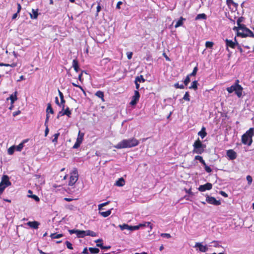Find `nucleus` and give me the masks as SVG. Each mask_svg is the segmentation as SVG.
<instances>
[{
  "instance_id": "nucleus-15",
  "label": "nucleus",
  "mask_w": 254,
  "mask_h": 254,
  "mask_svg": "<svg viewBox=\"0 0 254 254\" xmlns=\"http://www.w3.org/2000/svg\"><path fill=\"white\" fill-rule=\"evenodd\" d=\"M227 155L230 160H234L237 158V153L232 149L227 151Z\"/></svg>"
},
{
  "instance_id": "nucleus-55",
  "label": "nucleus",
  "mask_w": 254,
  "mask_h": 254,
  "mask_svg": "<svg viewBox=\"0 0 254 254\" xmlns=\"http://www.w3.org/2000/svg\"><path fill=\"white\" fill-rule=\"evenodd\" d=\"M204 169L205 171L207 173H211L212 172L211 169L210 168V167L208 166H206L205 167H204Z\"/></svg>"
},
{
  "instance_id": "nucleus-8",
  "label": "nucleus",
  "mask_w": 254,
  "mask_h": 254,
  "mask_svg": "<svg viewBox=\"0 0 254 254\" xmlns=\"http://www.w3.org/2000/svg\"><path fill=\"white\" fill-rule=\"evenodd\" d=\"M84 133L83 132H81L80 130L78 132V136L76 140V142L74 145L73 146V148L76 149L78 148L80 144L82 143L83 137H84Z\"/></svg>"
},
{
  "instance_id": "nucleus-30",
  "label": "nucleus",
  "mask_w": 254,
  "mask_h": 254,
  "mask_svg": "<svg viewBox=\"0 0 254 254\" xmlns=\"http://www.w3.org/2000/svg\"><path fill=\"white\" fill-rule=\"evenodd\" d=\"M119 226L121 230H124L125 229L130 230V226H129L127 224H124L123 225H120Z\"/></svg>"
},
{
  "instance_id": "nucleus-63",
  "label": "nucleus",
  "mask_w": 254,
  "mask_h": 254,
  "mask_svg": "<svg viewBox=\"0 0 254 254\" xmlns=\"http://www.w3.org/2000/svg\"><path fill=\"white\" fill-rule=\"evenodd\" d=\"M122 3H123V2L122 1H119L117 3V6H116V8L117 9H120L121 8L120 5H122Z\"/></svg>"
},
{
  "instance_id": "nucleus-25",
  "label": "nucleus",
  "mask_w": 254,
  "mask_h": 254,
  "mask_svg": "<svg viewBox=\"0 0 254 254\" xmlns=\"http://www.w3.org/2000/svg\"><path fill=\"white\" fill-rule=\"evenodd\" d=\"M9 98L11 100V103L13 104L17 99V92H15L14 94L11 95Z\"/></svg>"
},
{
  "instance_id": "nucleus-49",
  "label": "nucleus",
  "mask_w": 254,
  "mask_h": 254,
  "mask_svg": "<svg viewBox=\"0 0 254 254\" xmlns=\"http://www.w3.org/2000/svg\"><path fill=\"white\" fill-rule=\"evenodd\" d=\"M247 180L248 181V184L251 185L252 184L253 179L252 177L251 176H247Z\"/></svg>"
},
{
  "instance_id": "nucleus-14",
  "label": "nucleus",
  "mask_w": 254,
  "mask_h": 254,
  "mask_svg": "<svg viewBox=\"0 0 254 254\" xmlns=\"http://www.w3.org/2000/svg\"><path fill=\"white\" fill-rule=\"evenodd\" d=\"M71 114V111L69 110V109L68 107H67L65 110H63L62 111L60 112L58 115L57 118H59L60 117L66 115L68 117H70V115Z\"/></svg>"
},
{
  "instance_id": "nucleus-2",
  "label": "nucleus",
  "mask_w": 254,
  "mask_h": 254,
  "mask_svg": "<svg viewBox=\"0 0 254 254\" xmlns=\"http://www.w3.org/2000/svg\"><path fill=\"white\" fill-rule=\"evenodd\" d=\"M254 135V128H250L247 132L242 135V141L245 144L251 145L253 140L252 137Z\"/></svg>"
},
{
  "instance_id": "nucleus-58",
  "label": "nucleus",
  "mask_w": 254,
  "mask_h": 254,
  "mask_svg": "<svg viewBox=\"0 0 254 254\" xmlns=\"http://www.w3.org/2000/svg\"><path fill=\"white\" fill-rule=\"evenodd\" d=\"M233 30L235 31H236L237 32V33L239 32L240 31V29H239V26H238L237 27H234L233 28Z\"/></svg>"
},
{
  "instance_id": "nucleus-51",
  "label": "nucleus",
  "mask_w": 254,
  "mask_h": 254,
  "mask_svg": "<svg viewBox=\"0 0 254 254\" xmlns=\"http://www.w3.org/2000/svg\"><path fill=\"white\" fill-rule=\"evenodd\" d=\"M64 103H65V100H64V98H61L60 106H62L63 110L64 109V106H65Z\"/></svg>"
},
{
  "instance_id": "nucleus-56",
  "label": "nucleus",
  "mask_w": 254,
  "mask_h": 254,
  "mask_svg": "<svg viewBox=\"0 0 254 254\" xmlns=\"http://www.w3.org/2000/svg\"><path fill=\"white\" fill-rule=\"evenodd\" d=\"M78 230H74V229L69 230L68 232L70 234H76L77 235Z\"/></svg>"
},
{
  "instance_id": "nucleus-36",
  "label": "nucleus",
  "mask_w": 254,
  "mask_h": 254,
  "mask_svg": "<svg viewBox=\"0 0 254 254\" xmlns=\"http://www.w3.org/2000/svg\"><path fill=\"white\" fill-rule=\"evenodd\" d=\"M15 149V146H11L8 148L7 152L8 154L12 155L13 154L14 150Z\"/></svg>"
},
{
  "instance_id": "nucleus-35",
  "label": "nucleus",
  "mask_w": 254,
  "mask_h": 254,
  "mask_svg": "<svg viewBox=\"0 0 254 254\" xmlns=\"http://www.w3.org/2000/svg\"><path fill=\"white\" fill-rule=\"evenodd\" d=\"M60 135V133H55L54 135V138L52 139V142L56 144L58 142V138Z\"/></svg>"
},
{
  "instance_id": "nucleus-3",
  "label": "nucleus",
  "mask_w": 254,
  "mask_h": 254,
  "mask_svg": "<svg viewBox=\"0 0 254 254\" xmlns=\"http://www.w3.org/2000/svg\"><path fill=\"white\" fill-rule=\"evenodd\" d=\"M205 147V145L203 144L198 138L193 144V149L192 152L193 153L201 154L204 152Z\"/></svg>"
},
{
  "instance_id": "nucleus-4",
  "label": "nucleus",
  "mask_w": 254,
  "mask_h": 254,
  "mask_svg": "<svg viewBox=\"0 0 254 254\" xmlns=\"http://www.w3.org/2000/svg\"><path fill=\"white\" fill-rule=\"evenodd\" d=\"M226 89L229 93H232L235 91V94L239 98L241 97L242 96L243 88L241 86L234 85L233 84L231 86L227 87Z\"/></svg>"
},
{
  "instance_id": "nucleus-20",
  "label": "nucleus",
  "mask_w": 254,
  "mask_h": 254,
  "mask_svg": "<svg viewBox=\"0 0 254 254\" xmlns=\"http://www.w3.org/2000/svg\"><path fill=\"white\" fill-rule=\"evenodd\" d=\"M198 135L200 136L201 137V138H203L204 137H205L207 135V133L205 131V127H203L201 128V130L198 132Z\"/></svg>"
},
{
  "instance_id": "nucleus-62",
  "label": "nucleus",
  "mask_w": 254,
  "mask_h": 254,
  "mask_svg": "<svg viewBox=\"0 0 254 254\" xmlns=\"http://www.w3.org/2000/svg\"><path fill=\"white\" fill-rule=\"evenodd\" d=\"M20 113H21V112L19 110L17 111L16 112H14L13 113V116L15 117V116L18 115L19 114H20Z\"/></svg>"
},
{
  "instance_id": "nucleus-50",
  "label": "nucleus",
  "mask_w": 254,
  "mask_h": 254,
  "mask_svg": "<svg viewBox=\"0 0 254 254\" xmlns=\"http://www.w3.org/2000/svg\"><path fill=\"white\" fill-rule=\"evenodd\" d=\"M6 187H5L4 185H2L0 184V195L3 192Z\"/></svg>"
},
{
  "instance_id": "nucleus-46",
  "label": "nucleus",
  "mask_w": 254,
  "mask_h": 254,
  "mask_svg": "<svg viewBox=\"0 0 254 254\" xmlns=\"http://www.w3.org/2000/svg\"><path fill=\"white\" fill-rule=\"evenodd\" d=\"M213 46V43L212 42L207 41L205 43V46L207 48H212Z\"/></svg>"
},
{
  "instance_id": "nucleus-5",
  "label": "nucleus",
  "mask_w": 254,
  "mask_h": 254,
  "mask_svg": "<svg viewBox=\"0 0 254 254\" xmlns=\"http://www.w3.org/2000/svg\"><path fill=\"white\" fill-rule=\"evenodd\" d=\"M78 179V174L76 168H74L70 173L68 185L73 186Z\"/></svg>"
},
{
  "instance_id": "nucleus-47",
  "label": "nucleus",
  "mask_w": 254,
  "mask_h": 254,
  "mask_svg": "<svg viewBox=\"0 0 254 254\" xmlns=\"http://www.w3.org/2000/svg\"><path fill=\"white\" fill-rule=\"evenodd\" d=\"M174 86L176 88L184 89L185 88L183 84H179V83L175 84Z\"/></svg>"
},
{
  "instance_id": "nucleus-11",
  "label": "nucleus",
  "mask_w": 254,
  "mask_h": 254,
  "mask_svg": "<svg viewBox=\"0 0 254 254\" xmlns=\"http://www.w3.org/2000/svg\"><path fill=\"white\" fill-rule=\"evenodd\" d=\"M1 185H4L5 187H8L11 185V183L9 181V178L8 176L4 175H3L1 178V181L0 183Z\"/></svg>"
},
{
  "instance_id": "nucleus-6",
  "label": "nucleus",
  "mask_w": 254,
  "mask_h": 254,
  "mask_svg": "<svg viewBox=\"0 0 254 254\" xmlns=\"http://www.w3.org/2000/svg\"><path fill=\"white\" fill-rule=\"evenodd\" d=\"M85 236H90L91 237H96L97 234L95 232L90 231H83V230H78L77 236L78 238H83Z\"/></svg>"
},
{
  "instance_id": "nucleus-21",
  "label": "nucleus",
  "mask_w": 254,
  "mask_h": 254,
  "mask_svg": "<svg viewBox=\"0 0 254 254\" xmlns=\"http://www.w3.org/2000/svg\"><path fill=\"white\" fill-rule=\"evenodd\" d=\"M226 3L228 6H233L235 8H237L238 4L235 3L233 0H226Z\"/></svg>"
},
{
  "instance_id": "nucleus-48",
  "label": "nucleus",
  "mask_w": 254,
  "mask_h": 254,
  "mask_svg": "<svg viewBox=\"0 0 254 254\" xmlns=\"http://www.w3.org/2000/svg\"><path fill=\"white\" fill-rule=\"evenodd\" d=\"M65 245L67 247V248L69 249H70V250H72L73 249V247L72 246V244L68 241H66L65 242Z\"/></svg>"
},
{
  "instance_id": "nucleus-53",
  "label": "nucleus",
  "mask_w": 254,
  "mask_h": 254,
  "mask_svg": "<svg viewBox=\"0 0 254 254\" xmlns=\"http://www.w3.org/2000/svg\"><path fill=\"white\" fill-rule=\"evenodd\" d=\"M244 20V18L243 17H239L237 21V25H239V24H241V23L242 22H243Z\"/></svg>"
},
{
  "instance_id": "nucleus-59",
  "label": "nucleus",
  "mask_w": 254,
  "mask_h": 254,
  "mask_svg": "<svg viewBox=\"0 0 254 254\" xmlns=\"http://www.w3.org/2000/svg\"><path fill=\"white\" fill-rule=\"evenodd\" d=\"M186 192L190 195H193V192L191 191V189H190L189 190H185Z\"/></svg>"
},
{
  "instance_id": "nucleus-22",
  "label": "nucleus",
  "mask_w": 254,
  "mask_h": 254,
  "mask_svg": "<svg viewBox=\"0 0 254 254\" xmlns=\"http://www.w3.org/2000/svg\"><path fill=\"white\" fill-rule=\"evenodd\" d=\"M72 66L74 68V69L76 72H78L79 71V66H78V63L77 60H73L72 62Z\"/></svg>"
},
{
  "instance_id": "nucleus-37",
  "label": "nucleus",
  "mask_w": 254,
  "mask_h": 254,
  "mask_svg": "<svg viewBox=\"0 0 254 254\" xmlns=\"http://www.w3.org/2000/svg\"><path fill=\"white\" fill-rule=\"evenodd\" d=\"M141 227V225H139V224L138 225H136V226H130V231L137 230H138Z\"/></svg>"
},
{
  "instance_id": "nucleus-27",
  "label": "nucleus",
  "mask_w": 254,
  "mask_h": 254,
  "mask_svg": "<svg viewBox=\"0 0 254 254\" xmlns=\"http://www.w3.org/2000/svg\"><path fill=\"white\" fill-rule=\"evenodd\" d=\"M95 95L98 97L101 98L102 99V101H104V93H103V92L101 91H98L96 93Z\"/></svg>"
},
{
  "instance_id": "nucleus-34",
  "label": "nucleus",
  "mask_w": 254,
  "mask_h": 254,
  "mask_svg": "<svg viewBox=\"0 0 254 254\" xmlns=\"http://www.w3.org/2000/svg\"><path fill=\"white\" fill-rule=\"evenodd\" d=\"M197 81H194L192 82L191 86L190 87V89H196L197 88Z\"/></svg>"
},
{
  "instance_id": "nucleus-38",
  "label": "nucleus",
  "mask_w": 254,
  "mask_h": 254,
  "mask_svg": "<svg viewBox=\"0 0 254 254\" xmlns=\"http://www.w3.org/2000/svg\"><path fill=\"white\" fill-rule=\"evenodd\" d=\"M109 203V201H107L106 202L103 203L99 204L98 205V209L99 210H101V209H103L102 207L103 206H105L108 205Z\"/></svg>"
},
{
  "instance_id": "nucleus-1",
  "label": "nucleus",
  "mask_w": 254,
  "mask_h": 254,
  "mask_svg": "<svg viewBox=\"0 0 254 254\" xmlns=\"http://www.w3.org/2000/svg\"><path fill=\"white\" fill-rule=\"evenodd\" d=\"M139 143V141L135 138L123 139L117 145H115L114 147L117 149L131 148L138 145Z\"/></svg>"
},
{
  "instance_id": "nucleus-17",
  "label": "nucleus",
  "mask_w": 254,
  "mask_h": 254,
  "mask_svg": "<svg viewBox=\"0 0 254 254\" xmlns=\"http://www.w3.org/2000/svg\"><path fill=\"white\" fill-rule=\"evenodd\" d=\"M27 225L32 228L37 229L40 225V223L36 221H29L27 223Z\"/></svg>"
},
{
  "instance_id": "nucleus-19",
  "label": "nucleus",
  "mask_w": 254,
  "mask_h": 254,
  "mask_svg": "<svg viewBox=\"0 0 254 254\" xmlns=\"http://www.w3.org/2000/svg\"><path fill=\"white\" fill-rule=\"evenodd\" d=\"M186 20V19L183 18V17H181L177 21L175 27L178 28L180 26H181L183 24V22Z\"/></svg>"
},
{
  "instance_id": "nucleus-24",
  "label": "nucleus",
  "mask_w": 254,
  "mask_h": 254,
  "mask_svg": "<svg viewBox=\"0 0 254 254\" xmlns=\"http://www.w3.org/2000/svg\"><path fill=\"white\" fill-rule=\"evenodd\" d=\"M207 16L204 13L198 14L197 15L196 17L195 18V20H199V19H206Z\"/></svg>"
},
{
  "instance_id": "nucleus-54",
  "label": "nucleus",
  "mask_w": 254,
  "mask_h": 254,
  "mask_svg": "<svg viewBox=\"0 0 254 254\" xmlns=\"http://www.w3.org/2000/svg\"><path fill=\"white\" fill-rule=\"evenodd\" d=\"M72 84L73 86L77 87L79 88L84 92V93H85V91L84 90V89L81 86L78 85L74 83H72Z\"/></svg>"
},
{
  "instance_id": "nucleus-52",
  "label": "nucleus",
  "mask_w": 254,
  "mask_h": 254,
  "mask_svg": "<svg viewBox=\"0 0 254 254\" xmlns=\"http://www.w3.org/2000/svg\"><path fill=\"white\" fill-rule=\"evenodd\" d=\"M211 243L213 244L212 246L214 247H219L220 246L218 241H214L212 242Z\"/></svg>"
},
{
  "instance_id": "nucleus-10",
  "label": "nucleus",
  "mask_w": 254,
  "mask_h": 254,
  "mask_svg": "<svg viewBox=\"0 0 254 254\" xmlns=\"http://www.w3.org/2000/svg\"><path fill=\"white\" fill-rule=\"evenodd\" d=\"M140 97V94L138 91H134V94L132 97V99L130 102V104L133 106L136 104Z\"/></svg>"
},
{
  "instance_id": "nucleus-45",
  "label": "nucleus",
  "mask_w": 254,
  "mask_h": 254,
  "mask_svg": "<svg viewBox=\"0 0 254 254\" xmlns=\"http://www.w3.org/2000/svg\"><path fill=\"white\" fill-rule=\"evenodd\" d=\"M0 66H11V67H14L16 66V64H10L0 63Z\"/></svg>"
},
{
  "instance_id": "nucleus-16",
  "label": "nucleus",
  "mask_w": 254,
  "mask_h": 254,
  "mask_svg": "<svg viewBox=\"0 0 254 254\" xmlns=\"http://www.w3.org/2000/svg\"><path fill=\"white\" fill-rule=\"evenodd\" d=\"M195 248H198L201 252H206L208 251V248L206 246H203L200 243H196Z\"/></svg>"
},
{
  "instance_id": "nucleus-43",
  "label": "nucleus",
  "mask_w": 254,
  "mask_h": 254,
  "mask_svg": "<svg viewBox=\"0 0 254 254\" xmlns=\"http://www.w3.org/2000/svg\"><path fill=\"white\" fill-rule=\"evenodd\" d=\"M15 147L17 151H20L23 147V144L21 143Z\"/></svg>"
},
{
  "instance_id": "nucleus-44",
  "label": "nucleus",
  "mask_w": 254,
  "mask_h": 254,
  "mask_svg": "<svg viewBox=\"0 0 254 254\" xmlns=\"http://www.w3.org/2000/svg\"><path fill=\"white\" fill-rule=\"evenodd\" d=\"M160 236L163 238H167V239H169L171 237V236L170 235V234H168V233H162V234H161Z\"/></svg>"
},
{
  "instance_id": "nucleus-12",
  "label": "nucleus",
  "mask_w": 254,
  "mask_h": 254,
  "mask_svg": "<svg viewBox=\"0 0 254 254\" xmlns=\"http://www.w3.org/2000/svg\"><path fill=\"white\" fill-rule=\"evenodd\" d=\"M212 185L211 183H207L203 185H200L198 190L200 191H205L206 190H210L212 189Z\"/></svg>"
},
{
  "instance_id": "nucleus-28",
  "label": "nucleus",
  "mask_w": 254,
  "mask_h": 254,
  "mask_svg": "<svg viewBox=\"0 0 254 254\" xmlns=\"http://www.w3.org/2000/svg\"><path fill=\"white\" fill-rule=\"evenodd\" d=\"M63 236V235L62 234H56V233H53L51 234L50 237L52 239H59Z\"/></svg>"
},
{
  "instance_id": "nucleus-60",
  "label": "nucleus",
  "mask_w": 254,
  "mask_h": 254,
  "mask_svg": "<svg viewBox=\"0 0 254 254\" xmlns=\"http://www.w3.org/2000/svg\"><path fill=\"white\" fill-rule=\"evenodd\" d=\"M33 198H34L36 201H39V198L36 195H33L31 196Z\"/></svg>"
},
{
  "instance_id": "nucleus-7",
  "label": "nucleus",
  "mask_w": 254,
  "mask_h": 254,
  "mask_svg": "<svg viewBox=\"0 0 254 254\" xmlns=\"http://www.w3.org/2000/svg\"><path fill=\"white\" fill-rule=\"evenodd\" d=\"M237 36L241 37L242 38L250 37L254 38V33L250 29L245 30H241L239 32L237 33Z\"/></svg>"
},
{
  "instance_id": "nucleus-40",
  "label": "nucleus",
  "mask_w": 254,
  "mask_h": 254,
  "mask_svg": "<svg viewBox=\"0 0 254 254\" xmlns=\"http://www.w3.org/2000/svg\"><path fill=\"white\" fill-rule=\"evenodd\" d=\"M183 99L188 101H189L190 100V95L188 92H186L185 94L183 97Z\"/></svg>"
},
{
  "instance_id": "nucleus-23",
  "label": "nucleus",
  "mask_w": 254,
  "mask_h": 254,
  "mask_svg": "<svg viewBox=\"0 0 254 254\" xmlns=\"http://www.w3.org/2000/svg\"><path fill=\"white\" fill-rule=\"evenodd\" d=\"M116 185L119 187H122L125 185V180L123 178H120L116 182Z\"/></svg>"
},
{
  "instance_id": "nucleus-9",
  "label": "nucleus",
  "mask_w": 254,
  "mask_h": 254,
  "mask_svg": "<svg viewBox=\"0 0 254 254\" xmlns=\"http://www.w3.org/2000/svg\"><path fill=\"white\" fill-rule=\"evenodd\" d=\"M225 41L226 43V50L228 51H229V47L234 49L236 45H238V42L236 39V37H235L234 41L228 39H226Z\"/></svg>"
},
{
  "instance_id": "nucleus-57",
  "label": "nucleus",
  "mask_w": 254,
  "mask_h": 254,
  "mask_svg": "<svg viewBox=\"0 0 254 254\" xmlns=\"http://www.w3.org/2000/svg\"><path fill=\"white\" fill-rule=\"evenodd\" d=\"M49 118H50L49 115H46V119L45 123V126L46 127H48V122L49 121Z\"/></svg>"
},
{
  "instance_id": "nucleus-18",
  "label": "nucleus",
  "mask_w": 254,
  "mask_h": 254,
  "mask_svg": "<svg viewBox=\"0 0 254 254\" xmlns=\"http://www.w3.org/2000/svg\"><path fill=\"white\" fill-rule=\"evenodd\" d=\"M30 18L31 19H37L38 16V9H32V13H30Z\"/></svg>"
},
{
  "instance_id": "nucleus-26",
  "label": "nucleus",
  "mask_w": 254,
  "mask_h": 254,
  "mask_svg": "<svg viewBox=\"0 0 254 254\" xmlns=\"http://www.w3.org/2000/svg\"><path fill=\"white\" fill-rule=\"evenodd\" d=\"M112 209H111L105 212H100V214L104 217H107L111 214V211Z\"/></svg>"
},
{
  "instance_id": "nucleus-42",
  "label": "nucleus",
  "mask_w": 254,
  "mask_h": 254,
  "mask_svg": "<svg viewBox=\"0 0 254 254\" xmlns=\"http://www.w3.org/2000/svg\"><path fill=\"white\" fill-rule=\"evenodd\" d=\"M197 70H198V68H197V66H195L193 68L192 72L189 75H190V76H195L196 75V72H197Z\"/></svg>"
},
{
  "instance_id": "nucleus-39",
  "label": "nucleus",
  "mask_w": 254,
  "mask_h": 254,
  "mask_svg": "<svg viewBox=\"0 0 254 254\" xmlns=\"http://www.w3.org/2000/svg\"><path fill=\"white\" fill-rule=\"evenodd\" d=\"M190 75H188L186 77V79H185V80L184 81V84H185V85L186 86L188 85V84H189V82H190Z\"/></svg>"
},
{
  "instance_id": "nucleus-13",
  "label": "nucleus",
  "mask_w": 254,
  "mask_h": 254,
  "mask_svg": "<svg viewBox=\"0 0 254 254\" xmlns=\"http://www.w3.org/2000/svg\"><path fill=\"white\" fill-rule=\"evenodd\" d=\"M206 201L209 204H213L214 205H219L220 204V202L217 200L214 197L212 196H207Z\"/></svg>"
},
{
  "instance_id": "nucleus-41",
  "label": "nucleus",
  "mask_w": 254,
  "mask_h": 254,
  "mask_svg": "<svg viewBox=\"0 0 254 254\" xmlns=\"http://www.w3.org/2000/svg\"><path fill=\"white\" fill-rule=\"evenodd\" d=\"M238 26H239V27L240 31L249 29L248 28L246 27V25L244 24H240L239 25H238Z\"/></svg>"
},
{
  "instance_id": "nucleus-64",
  "label": "nucleus",
  "mask_w": 254,
  "mask_h": 254,
  "mask_svg": "<svg viewBox=\"0 0 254 254\" xmlns=\"http://www.w3.org/2000/svg\"><path fill=\"white\" fill-rule=\"evenodd\" d=\"M49 132V129L48 127H46V129L45 130V136H47Z\"/></svg>"
},
{
  "instance_id": "nucleus-31",
  "label": "nucleus",
  "mask_w": 254,
  "mask_h": 254,
  "mask_svg": "<svg viewBox=\"0 0 254 254\" xmlns=\"http://www.w3.org/2000/svg\"><path fill=\"white\" fill-rule=\"evenodd\" d=\"M89 251L93 254H98L99 252V249L95 248H89Z\"/></svg>"
},
{
  "instance_id": "nucleus-33",
  "label": "nucleus",
  "mask_w": 254,
  "mask_h": 254,
  "mask_svg": "<svg viewBox=\"0 0 254 254\" xmlns=\"http://www.w3.org/2000/svg\"><path fill=\"white\" fill-rule=\"evenodd\" d=\"M135 81L137 82H143L145 81V79L142 75H140V76L136 77Z\"/></svg>"
},
{
  "instance_id": "nucleus-32",
  "label": "nucleus",
  "mask_w": 254,
  "mask_h": 254,
  "mask_svg": "<svg viewBox=\"0 0 254 254\" xmlns=\"http://www.w3.org/2000/svg\"><path fill=\"white\" fill-rule=\"evenodd\" d=\"M46 113H47V115H49V113H51V114L54 113L53 110L50 104H49L48 105V107H47V108L46 110Z\"/></svg>"
},
{
  "instance_id": "nucleus-61",
  "label": "nucleus",
  "mask_w": 254,
  "mask_h": 254,
  "mask_svg": "<svg viewBox=\"0 0 254 254\" xmlns=\"http://www.w3.org/2000/svg\"><path fill=\"white\" fill-rule=\"evenodd\" d=\"M132 53L131 52H129L127 53V57L128 59H131L132 58Z\"/></svg>"
},
{
  "instance_id": "nucleus-29",
  "label": "nucleus",
  "mask_w": 254,
  "mask_h": 254,
  "mask_svg": "<svg viewBox=\"0 0 254 254\" xmlns=\"http://www.w3.org/2000/svg\"><path fill=\"white\" fill-rule=\"evenodd\" d=\"M139 225H141V227H149L151 230L152 229V225L149 222H145L143 223L139 224Z\"/></svg>"
}]
</instances>
